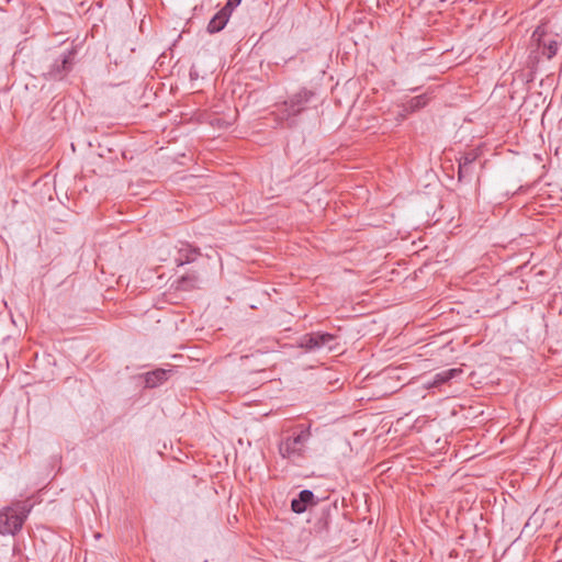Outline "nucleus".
<instances>
[{"instance_id":"423d86ee","label":"nucleus","mask_w":562,"mask_h":562,"mask_svg":"<svg viewBox=\"0 0 562 562\" xmlns=\"http://www.w3.org/2000/svg\"><path fill=\"white\" fill-rule=\"evenodd\" d=\"M477 155L474 151L465 153L460 157L459 161V170H458V180L459 181H470L473 175V164L476 160Z\"/></svg>"},{"instance_id":"dca6fc26","label":"nucleus","mask_w":562,"mask_h":562,"mask_svg":"<svg viewBox=\"0 0 562 562\" xmlns=\"http://www.w3.org/2000/svg\"><path fill=\"white\" fill-rule=\"evenodd\" d=\"M241 0H228L226 4L223 7L225 11H227L229 14H232L233 10L239 5Z\"/></svg>"},{"instance_id":"39448f33","label":"nucleus","mask_w":562,"mask_h":562,"mask_svg":"<svg viewBox=\"0 0 562 562\" xmlns=\"http://www.w3.org/2000/svg\"><path fill=\"white\" fill-rule=\"evenodd\" d=\"M74 53L71 50L61 54L54 59L47 71L43 72L46 80L59 81L67 77L72 68Z\"/></svg>"},{"instance_id":"9b49d317","label":"nucleus","mask_w":562,"mask_h":562,"mask_svg":"<svg viewBox=\"0 0 562 562\" xmlns=\"http://www.w3.org/2000/svg\"><path fill=\"white\" fill-rule=\"evenodd\" d=\"M231 14L223 8L211 19L207 24V32L213 34L222 31L228 22Z\"/></svg>"},{"instance_id":"9d476101","label":"nucleus","mask_w":562,"mask_h":562,"mask_svg":"<svg viewBox=\"0 0 562 562\" xmlns=\"http://www.w3.org/2000/svg\"><path fill=\"white\" fill-rule=\"evenodd\" d=\"M171 372H172V370L156 369L154 371L145 373V375H144L145 386L153 389V387H156V386L162 384L165 381L168 380Z\"/></svg>"},{"instance_id":"f03ea898","label":"nucleus","mask_w":562,"mask_h":562,"mask_svg":"<svg viewBox=\"0 0 562 562\" xmlns=\"http://www.w3.org/2000/svg\"><path fill=\"white\" fill-rule=\"evenodd\" d=\"M311 426L297 425L293 428L291 436H288L279 445L280 454L283 458L302 457L307 441L310 440Z\"/></svg>"},{"instance_id":"f257e3e1","label":"nucleus","mask_w":562,"mask_h":562,"mask_svg":"<svg viewBox=\"0 0 562 562\" xmlns=\"http://www.w3.org/2000/svg\"><path fill=\"white\" fill-rule=\"evenodd\" d=\"M314 97L315 92L306 88L293 93L281 104L279 109L280 119L286 121L289 126H293L296 123L295 116L307 108Z\"/></svg>"},{"instance_id":"f8f14e48","label":"nucleus","mask_w":562,"mask_h":562,"mask_svg":"<svg viewBox=\"0 0 562 562\" xmlns=\"http://www.w3.org/2000/svg\"><path fill=\"white\" fill-rule=\"evenodd\" d=\"M462 373L461 369H448L441 372H438L434 375L432 381L427 383V387H436L443 383H447L451 379L460 375Z\"/></svg>"},{"instance_id":"1a4fd4ad","label":"nucleus","mask_w":562,"mask_h":562,"mask_svg":"<svg viewBox=\"0 0 562 562\" xmlns=\"http://www.w3.org/2000/svg\"><path fill=\"white\" fill-rule=\"evenodd\" d=\"M314 337L315 341L317 342V346H315V351H335L338 349L337 336L329 333L314 331Z\"/></svg>"},{"instance_id":"0eeeda50","label":"nucleus","mask_w":562,"mask_h":562,"mask_svg":"<svg viewBox=\"0 0 562 562\" xmlns=\"http://www.w3.org/2000/svg\"><path fill=\"white\" fill-rule=\"evenodd\" d=\"M316 504L315 495L310 490L301 491L295 498L291 502V509L295 514L304 513L310 506Z\"/></svg>"},{"instance_id":"7ed1b4c3","label":"nucleus","mask_w":562,"mask_h":562,"mask_svg":"<svg viewBox=\"0 0 562 562\" xmlns=\"http://www.w3.org/2000/svg\"><path fill=\"white\" fill-rule=\"evenodd\" d=\"M26 514L20 507H7L0 512V533L15 535L21 530Z\"/></svg>"},{"instance_id":"ddd939ff","label":"nucleus","mask_w":562,"mask_h":562,"mask_svg":"<svg viewBox=\"0 0 562 562\" xmlns=\"http://www.w3.org/2000/svg\"><path fill=\"white\" fill-rule=\"evenodd\" d=\"M199 276L196 273H188L177 281V288L183 291H190L198 286Z\"/></svg>"},{"instance_id":"2eb2a0df","label":"nucleus","mask_w":562,"mask_h":562,"mask_svg":"<svg viewBox=\"0 0 562 562\" xmlns=\"http://www.w3.org/2000/svg\"><path fill=\"white\" fill-rule=\"evenodd\" d=\"M428 101H429V98L427 94H420V95L412 98L407 103V108L411 111H416V110L424 108L428 103Z\"/></svg>"},{"instance_id":"6e6552de","label":"nucleus","mask_w":562,"mask_h":562,"mask_svg":"<svg viewBox=\"0 0 562 562\" xmlns=\"http://www.w3.org/2000/svg\"><path fill=\"white\" fill-rule=\"evenodd\" d=\"M200 255L199 248H194L187 243H181V246L177 251V256L175 257V261L178 266H183L195 261Z\"/></svg>"},{"instance_id":"20e7f679","label":"nucleus","mask_w":562,"mask_h":562,"mask_svg":"<svg viewBox=\"0 0 562 562\" xmlns=\"http://www.w3.org/2000/svg\"><path fill=\"white\" fill-rule=\"evenodd\" d=\"M531 41L541 49L542 55L548 59L555 56L559 48L558 35L548 32L547 25H539L531 35Z\"/></svg>"},{"instance_id":"4468645a","label":"nucleus","mask_w":562,"mask_h":562,"mask_svg":"<svg viewBox=\"0 0 562 562\" xmlns=\"http://www.w3.org/2000/svg\"><path fill=\"white\" fill-rule=\"evenodd\" d=\"M315 346H317V342L315 341L314 333L305 334L300 338V348H303L306 351H315Z\"/></svg>"}]
</instances>
